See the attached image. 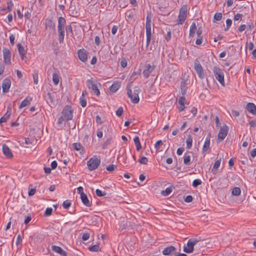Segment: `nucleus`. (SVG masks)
<instances>
[{"label": "nucleus", "mask_w": 256, "mask_h": 256, "mask_svg": "<svg viewBox=\"0 0 256 256\" xmlns=\"http://www.w3.org/2000/svg\"><path fill=\"white\" fill-rule=\"evenodd\" d=\"M80 198L82 203L86 206H90V204L86 194H82Z\"/></svg>", "instance_id": "obj_24"}, {"label": "nucleus", "mask_w": 256, "mask_h": 256, "mask_svg": "<svg viewBox=\"0 0 256 256\" xmlns=\"http://www.w3.org/2000/svg\"><path fill=\"white\" fill-rule=\"evenodd\" d=\"M32 98L30 96H27L20 104L19 106V108L21 109L24 107L26 106L30 105L31 101L32 100Z\"/></svg>", "instance_id": "obj_21"}, {"label": "nucleus", "mask_w": 256, "mask_h": 256, "mask_svg": "<svg viewBox=\"0 0 256 256\" xmlns=\"http://www.w3.org/2000/svg\"><path fill=\"white\" fill-rule=\"evenodd\" d=\"M116 166L114 164H112L106 166V169L108 171L112 172L116 168Z\"/></svg>", "instance_id": "obj_47"}, {"label": "nucleus", "mask_w": 256, "mask_h": 256, "mask_svg": "<svg viewBox=\"0 0 256 256\" xmlns=\"http://www.w3.org/2000/svg\"><path fill=\"white\" fill-rule=\"evenodd\" d=\"M207 150H208V136L206 137L205 142L202 148V153L204 154Z\"/></svg>", "instance_id": "obj_39"}, {"label": "nucleus", "mask_w": 256, "mask_h": 256, "mask_svg": "<svg viewBox=\"0 0 256 256\" xmlns=\"http://www.w3.org/2000/svg\"><path fill=\"white\" fill-rule=\"evenodd\" d=\"M192 136H188L186 140V147L188 148H190L192 146Z\"/></svg>", "instance_id": "obj_33"}, {"label": "nucleus", "mask_w": 256, "mask_h": 256, "mask_svg": "<svg viewBox=\"0 0 256 256\" xmlns=\"http://www.w3.org/2000/svg\"><path fill=\"white\" fill-rule=\"evenodd\" d=\"M198 242V240L196 238H190L187 242L186 246H184V251L188 254L194 251V245Z\"/></svg>", "instance_id": "obj_6"}, {"label": "nucleus", "mask_w": 256, "mask_h": 256, "mask_svg": "<svg viewBox=\"0 0 256 256\" xmlns=\"http://www.w3.org/2000/svg\"><path fill=\"white\" fill-rule=\"evenodd\" d=\"M154 66H152L150 64H146L144 66V69L143 70L142 74L144 76L147 78L150 76L152 72L154 70Z\"/></svg>", "instance_id": "obj_12"}, {"label": "nucleus", "mask_w": 256, "mask_h": 256, "mask_svg": "<svg viewBox=\"0 0 256 256\" xmlns=\"http://www.w3.org/2000/svg\"><path fill=\"white\" fill-rule=\"evenodd\" d=\"M138 162L142 164H146L148 162V158L145 156H142L138 160Z\"/></svg>", "instance_id": "obj_40"}, {"label": "nucleus", "mask_w": 256, "mask_h": 256, "mask_svg": "<svg viewBox=\"0 0 256 256\" xmlns=\"http://www.w3.org/2000/svg\"><path fill=\"white\" fill-rule=\"evenodd\" d=\"M250 156L252 158H254L256 156V148H254L250 152Z\"/></svg>", "instance_id": "obj_64"}, {"label": "nucleus", "mask_w": 256, "mask_h": 256, "mask_svg": "<svg viewBox=\"0 0 256 256\" xmlns=\"http://www.w3.org/2000/svg\"><path fill=\"white\" fill-rule=\"evenodd\" d=\"M212 70L216 78L222 86H224V74L222 70L218 67H214Z\"/></svg>", "instance_id": "obj_5"}, {"label": "nucleus", "mask_w": 256, "mask_h": 256, "mask_svg": "<svg viewBox=\"0 0 256 256\" xmlns=\"http://www.w3.org/2000/svg\"><path fill=\"white\" fill-rule=\"evenodd\" d=\"M36 192V190L35 188H31L29 192H28V196H32L34 194L35 192Z\"/></svg>", "instance_id": "obj_62"}, {"label": "nucleus", "mask_w": 256, "mask_h": 256, "mask_svg": "<svg viewBox=\"0 0 256 256\" xmlns=\"http://www.w3.org/2000/svg\"><path fill=\"white\" fill-rule=\"evenodd\" d=\"M246 24H241L239 26L238 30L239 32H242L246 30Z\"/></svg>", "instance_id": "obj_59"}, {"label": "nucleus", "mask_w": 256, "mask_h": 256, "mask_svg": "<svg viewBox=\"0 0 256 256\" xmlns=\"http://www.w3.org/2000/svg\"><path fill=\"white\" fill-rule=\"evenodd\" d=\"M66 30L68 32L70 33L71 36H74V34L72 31V28L71 25H68L66 28Z\"/></svg>", "instance_id": "obj_49"}, {"label": "nucleus", "mask_w": 256, "mask_h": 256, "mask_svg": "<svg viewBox=\"0 0 256 256\" xmlns=\"http://www.w3.org/2000/svg\"><path fill=\"white\" fill-rule=\"evenodd\" d=\"M172 191V187L167 188L164 190H162L161 192L162 195L166 196H168Z\"/></svg>", "instance_id": "obj_30"}, {"label": "nucleus", "mask_w": 256, "mask_h": 256, "mask_svg": "<svg viewBox=\"0 0 256 256\" xmlns=\"http://www.w3.org/2000/svg\"><path fill=\"white\" fill-rule=\"evenodd\" d=\"M77 190L78 193L80 194V196H82V194H85L84 192V188L82 186H79Z\"/></svg>", "instance_id": "obj_60"}, {"label": "nucleus", "mask_w": 256, "mask_h": 256, "mask_svg": "<svg viewBox=\"0 0 256 256\" xmlns=\"http://www.w3.org/2000/svg\"><path fill=\"white\" fill-rule=\"evenodd\" d=\"M132 86V84H130L126 87L128 96L131 100L132 103L138 104L140 101L138 94L140 92V88L138 86H135L132 93L131 90Z\"/></svg>", "instance_id": "obj_1"}, {"label": "nucleus", "mask_w": 256, "mask_h": 256, "mask_svg": "<svg viewBox=\"0 0 256 256\" xmlns=\"http://www.w3.org/2000/svg\"><path fill=\"white\" fill-rule=\"evenodd\" d=\"M246 110L250 113L256 114V106L254 103L248 102L246 104Z\"/></svg>", "instance_id": "obj_20"}, {"label": "nucleus", "mask_w": 256, "mask_h": 256, "mask_svg": "<svg viewBox=\"0 0 256 256\" xmlns=\"http://www.w3.org/2000/svg\"><path fill=\"white\" fill-rule=\"evenodd\" d=\"M243 15L241 14H236L234 16V20H238L240 19L242 17Z\"/></svg>", "instance_id": "obj_57"}, {"label": "nucleus", "mask_w": 256, "mask_h": 256, "mask_svg": "<svg viewBox=\"0 0 256 256\" xmlns=\"http://www.w3.org/2000/svg\"><path fill=\"white\" fill-rule=\"evenodd\" d=\"M134 141L136 146V150L139 151L142 148L139 137L138 136H136L134 138Z\"/></svg>", "instance_id": "obj_25"}, {"label": "nucleus", "mask_w": 256, "mask_h": 256, "mask_svg": "<svg viewBox=\"0 0 256 256\" xmlns=\"http://www.w3.org/2000/svg\"><path fill=\"white\" fill-rule=\"evenodd\" d=\"M192 196L190 195H188L184 198V201L186 202H190L192 200Z\"/></svg>", "instance_id": "obj_56"}, {"label": "nucleus", "mask_w": 256, "mask_h": 256, "mask_svg": "<svg viewBox=\"0 0 256 256\" xmlns=\"http://www.w3.org/2000/svg\"><path fill=\"white\" fill-rule=\"evenodd\" d=\"M120 66L122 68H124L127 66V60L124 58H122L120 61Z\"/></svg>", "instance_id": "obj_46"}, {"label": "nucleus", "mask_w": 256, "mask_h": 256, "mask_svg": "<svg viewBox=\"0 0 256 256\" xmlns=\"http://www.w3.org/2000/svg\"><path fill=\"white\" fill-rule=\"evenodd\" d=\"M8 6L6 7L7 10L8 12H10L12 10V8L14 6L13 3L11 0H8L7 2Z\"/></svg>", "instance_id": "obj_43"}, {"label": "nucleus", "mask_w": 256, "mask_h": 256, "mask_svg": "<svg viewBox=\"0 0 256 256\" xmlns=\"http://www.w3.org/2000/svg\"><path fill=\"white\" fill-rule=\"evenodd\" d=\"M162 144V142L161 140H159L156 142L154 144V148L156 150H158L160 146Z\"/></svg>", "instance_id": "obj_55"}, {"label": "nucleus", "mask_w": 256, "mask_h": 256, "mask_svg": "<svg viewBox=\"0 0 256 256\" xmlns=\"http://www.w3.org/2000/svg\"><path fill=\"white\" fill-rule=\"evenodd\" d=\"M11 85V81L10 79L5 78L2 84V92L4 93L8 92L9 91Z\"/></svg>", "instance_id": "obj_14"}, {"label": "nucleus", "mask_w": 256, "mask_h": 256, "mask_svg": "<svg viewBox=\"0 0 256 256\" xmlns=\"http://www.w3.org/2000/svg\"><path fill=\"white\" fill-rule=\"evenodd\" d=\"M38 73L36 72L33 74L34 82L36 84H38Z\"/></svg>", "instance_id": "obj_51"}, {"label": "nucleus", "mask_w": 256, "mask_h": 256, "mask_svg": "<svg viewBox=\"0 0 256 256\" xmlns=\"http://www.w3.org/2000/svg\"><path fill=\"white\" fill-rule=\"evenodd\" d=\"M88 249L92 252H98L99 250L100 246L98 244H95L90 247Z\"/></svg>", "instance_id": "obj_41"}, {"label": "nucleus", "mask_w": 256, "mask_h": 256, "mask_svg": "<svg viewBox=\"0 0 256 256\" xmlns=\"http://www.w3.org/2000/svg\"><path fill=\"white\" fill-rule=\"evenodd\" d=\"M176 248L172 246H170L164 249L162 252V254L164 256H170L172 255L173 252L176 250Z\"/></svg>", "instance_id": "obj_17"}, {"label": "nucleus", "mask_w": 256, "mask_h": 256, "mask_svg": "<svg viewBox=\"0 0 256 256\" xmlns=\"http://www.w3.org/2000/svg\"><path fill=\"white\" fill-rule=\"evenodd\" d=\"M100 159L96 156L90 158L87 162V166L90 170H96L100 164Z\"/></svg>", "instance_id": "obj_4"}, {"label": "nucleus", "mask_w": 256, "mask_h": 256, "mask_svg": "<svg viewBox=\"0 0 256 256\" xmlns=\"http://www.w3.org/2000/svg\"><path fill=\"white\" fill-rule=\"evenodd\" d=\"M228 132V128L226 124H224L220 130L218 134V140L222 141L227 136Z\"/></svg>", "instance_id": "obj_8"}, {"label": "nucleus", "mask_w": 256, "mask_h": 256, "mask_svg": "<svg viewBox=\"0 0 256 256\" xmlns=\"http://www.w3.org/2000/svg\"><path fill=\"white\" fill-rule=\"evenodd\" d=\"M78 54L79 59L82 62H86L87 60L88 54L84 48L79 50L78 51Z\"/></svg>", "instance_id": "obj_13"}, {"label": "nucleus", "mask_w": 256, "mask_h": 256, "mask_svg": "<svg viewBox=\"0 0 256 256\" xmlns=\"http://www.w3.org/2000/svg\"><path fill=\"white\" fill-rule=\"evenodd\" d=\"M222 14L221 12H216L215 14L214 20H213V22L215 23L216 21L220 20L222 18Z\"/></svg>", "instance_id": "obj_32"}, {"label": "nucleus", "mask_w": 256, "mask_h": 256, "mask_svg": "<svg viewBox=\"0 0 256 256\" xmlns=\"http://www.w3.org/2000/svg\"><path fill=\"white\" fill-rule=\"evenodd\" d=\"M181 92L182 95H184L186 92L187 88L184 85V82L181 84Z\"/></svg>", "instance_id": "obj_44"}, {"label": "nucleus", "mask_w": 256, "mask_h": 256, "mask_svg": "<svg viewBox=\"0 0 256 256\" xmlns=\"http://www.w3.org/2000/svg\"><path fill=\"white\" fill-rule=\"evenodd\" d=\"M90 238V234L88 233H84L82 236V240L84 241L87 240Z\"/></svg>", "instance_id": "obj_54"}, {"label": "nucleus", "mask_w": 256, "mask_h": 256, "mask_svg": "<svg viewBox=\"0 0 256 256\" xmlns=\"http://www.w3.org/2000/svg\"><path fill=\"white\" fill-rule=\"evenodd\" d=\"M151 23V17L149 15H148L146 18V35H152Z\"/></svg>", "instance_id": "obj_15"}, {"label": "nucleus", "mask_w": 256, "mask_h": 256, "mask_svg": "<svg viewBox=\"0 0 256 256\" xmlns=\"http://www.w3.org/2000/svg\"><path fill=\"white\" fill-rule=\"evenodd\" d=\"M240 189L238 187H234L232 192V194L234 196H238L240 194Z\"/></svg>", "instance_id": "obj_35"}, {"label": "nucleus", "mask_w": 256, "mask_h": 256, "mask_svg": "<svg viewBox=\"0 0 256 256\" xmlns=\"http://www.w3.org/2000/svg\"><path fill=\"white\" fill-rule=\"evenodd\" d=\"M80 103L81 106L83 108H84L86 106V101L85 97L80 96Z\"/></svg>", "instance_id": "obj_36"}, {"label": "nucleus", "mask_w": 256, "mask_h": 256, "mask_svg": "<svg viewBox=\"0 0 256 256\" xmlns=\"http://www.w3.org/2000/svg\"><path fill=\"white\" fill-rule=\"evenodd\" d=\"M112 140V138H108L104 143L103 146H102V148H106L110 144Z\"/></svg>", "instance_id": "obj_42"}, {"label": "nucleus", "mask_w": 256, "mask_h": 256, "mask_svg": "<svg viewBox=\"0 0 256 256\" xmlns=\"http://www.w3.org/2000/svg\"><path fill=\"white\" fill-rule=\"evenodd\" d=\"M62 114L66 120H71L73 118V110L70 106L67 105L64 107Z\"/></svg>", "instance_id": "obj_7"}, {"label": "nucleus", "mask_w": 256, "mask_h": 256, "mask_svg": "<svg viewBox=\"0 0 256 256\" xmlns=\"http://www.w3.org/2000/svg\"><path fill=\"white\" fill-rule=\"evenodd\" d=\"M187 6L186 5H183L180 8L179 11V14L178 18L177 20L178 24H182L184 22L187 14Z\"/></svg>", "instance_id": "obj_3"}, {"label": "nucleus", "mask_w": 256, "mask_h": 256, "mask_svg": "<svg viewBox=\"0 0 256 256\" xmlns=\"http://www.w3.org/2000/svg\"><path fill=\"white\" fill-rule=\"evenodd\" d=\"M4 62L6 64H11V52L8 48H4L2 50Z\"/></svg>", "instance_id": "obj_10"}, {"label": "nucleus", "mask_w": 256, "mask_h": 256, "mask_svg": "<svg viewBox=\"0 0 256 256\" xmlns=\"http://www.w3.org/2000/svg\"><path fill=\"white\" fill-rule=\"evenodd\" d=\"M123 112V108L122 107L119 108L116 111V114L118 116H120L122 115Z\"/></svg>", "instance_id": "obj_53"}, {"label": "nucleus", "mask_w": 256, "mask_h": 256, "mask_svg": "<svg viewBox=\"0 0 256 256\" xmlns=\"http://www.w3.org/2000/svg\"><path fill=\"white\" fill-rule=\"evenodd\" d=\"M196 30V23L194 22H193L190 27V34H189L190 36L192 37L194 36Z\"/></svg>", "instance_id": "obj_26"}, {"label": "nucleus", "mask_w": 256, "mask_h": 256, "mask_svg": "<svg viewBox=\"0 0 256 256\" xmlns=\"http://www.w3.org/2000/svg\"><path fill=\"white\" fill-rule=\"evenodd\" d=\"M120 88V84L118 83H114L110 87V90L112 92H116Z\"/></svg>", "instance_id": "obj_31"}, {"label": "nucleus", "mask_w": 256, "mask_h": 256, "mask_svg": "<svg viewBox=\"0 0 256 256\" xmlns=\"http://www.w3.org/2000/svg\"><path fill=\"white\" fill-rule=\"evenodd\" d=\"M221 162V160H217L214 164L212 168V172L216 174L218 172V168L220 167Z\"/></svg>", "instance_id": "obj_22"}, {"label": "nucleus", "mask_w": 256, "mask_h": 256, "mask_svg": "<svg viewBox=\"0 0 256 256\" xmlns=\"http://www.w3.org/2000/svg\"><path fill=\"white\" fill-rule=\"evenodd\" d=\"M232 24V20L230 19H227L226 20V28H224V31H227L229 30Z\"/></svg>", "instance_id": "obj_37"}, {"label": "nucleus", "mask_w": 256, "mask_h": 256, "mask_svg": "<svg viewBox=\"0 0 256 256\" xmlns=\"http://www.w3.org/2000/svg\"><path fill=\"white\" fill-rule=\"evenodd\" d=\"M10 112L8 110L4 115L0 118V124L6 122L10 118Z\"/></svg>", "instance_id": "obj_28"}, {"label": "nucleus", "mask_w": 256, "mask_h": 256, "mask_svg": "<svg viewBox=\"0 0 256 256\" xmlns=\"http://www.w3.org/2000/svg\"><path fill=\"white\" fill-rule=\"evenodd\" d=\"M202 183V181L199 179H196L192 182V186L194 188L197 187L200 185Z\"/></svg>", "instance_id": "obj_45"}, {"label": "nucleus", "mask_w": 256, "mask_h": 256, "mask_svg": "<svg viewBox=\"0 0 256 256\" xmlns=\"http://www.w3.org/2000/svg\"><path fill=\"white\" fill-rule=\"evenodd\" d=\"M58 164L56 160L52 162L51 163V168L52 170L55 169L57 166Z\"/></svg>", "instance_id": "obj_63"}, {"label": "nucleus", "mask_w": 256, "mask_h": 256, "mask_svg": "<svg viewBox=\"0 0 256 256\" xmlns=\"http://www.w3.org/2000/svg\"><path fill=\"white\" fill-rule=\"evenodd\" d=\"M52 208H48L44 212V214L46 216H49L52 214Z\"/></svg>", "instance_id": "obj_50"}, {"label": "nucleus", "mask_w": 256, "mask_h": 256, "mask_svg": "<svg viewBox=\"0 0 256 256\" xmlns=\"http://www.w3.org/2000/svg\"><path fill=\"white\" fill-rule=\"evenodd\" d=\"M18 51L22 60L24 59V56L26 54V51L24 47L22 46L20 44H18L17 45Z\"/></svg>", "instance_id": "obj_23"}, {"label": "nucleus", "mask_w": 256, "mask_h": 256, "mask_svg": "<svg viewBox=\"0 0 256 256\" xmlns=\"http://www.w3.org/2000/svg\"><path fill=\"white\" fill-rule=\"evenodd\" d=\"M45 98L48 103L50 102L52 104L54 102V96L52 94L48 92Z\"/></svg>", "instance_id": "obj_29"}, {"label": "nucleus", "mask_w": 256, "mask_h": 256, "mask_svg": "<svg viewBox=\"0 0 256 256\" xmlns=\"http://www.w3.org/2000/svg\"><path fill=\"white\" fill-rule=\"evenodd\" d=\"M96 194L97 196H102L106 194V192H102V190H100L99 189H96Z\"/></svg>", "instance_id": "obj_48"}, {"label": "nucleus", "mask_w": 256, "mask_h": 256, "mask_svg": "<svg viewBox=\"0 0 256 256\" xmlns=\"http://www.w3.org/2000/svg\"><path fill=\"white\" fill-rule=\"evenodd\" d=\"M71 206V202L68 200H66L64 201L62 203V206L65 209L68 208Z\"/></svg>", "instance_id": "obj_38"}, {"label": "nucleus", "mask_w": 256, "mask_h": 256, "mask_svg": "<svg viewBox=\"0 0 256 256\" xmlns=\"http://www.w3.org/2000/svg\"><path fill=\"white\" fill-rule=\"evenodd\" d=\"M2 152L8 158H12L13 157L12 150L6 144L2 145Z\"/></svg>", "instance_id": "obj_16"}, {"label": "nucleus", "mask_w": 256, "mask_h": 256, "mask_svg": "<svg viewBox=\"0 0 256 256\" xmlns=\"http://www.w3.org/2000/svg\"><path fill=\"white\" fill-rule=\"evenodd\" d=\"M194 70L200 78H204V74L202 65L200 62L196 60L194 63Z\"/></svg>", "instance_id": "obj_11"}, {"label": "nucleus", "mask_w": 256, "mask_h": 256, "mask_svg": "<svg viewBox=\"0 0 256 256\" xmlns=\"http://www.w3.org/2000/svg\"><path fill=\"white\" fill-rule=\"evenodd\" d=\"M52 81L54 85H58L59 82V76L56 73L52 74Z\"/></svg>", "instance_id": "obj_34"}, {"label": "nucleus", "mask_w": 256, "mask_h": 256, "mask_svg": "<svg viewBox=\"0 0 256 256\" xmlns=\"http://www.w3.org/2000/svg\"><path fill=\"white\" fill-rule=\"evenodd\" d=\"M191 156L188 153H185L184 156V162L186 165H190Z\"/></svg>", "instance_id": "obj_27"}, {"label": "nucleus", "mask_w": 256, "mask_h": 256, "mask_svg": "<svg viewBox=\"0 0 256 256\" xmlns=\"http://www.w3.org/2000/svg\"><path fill=\"white\" fill-rule=\"evenodd\" d=\"M52 250L62 256H66L67 252L63 250L60 246L53 245L52 246Z\"/></svg>", "instance_id": "obj_18"}, {"label": "nucleus", "mask_w": 256, "mask_h": 256, "mask_svg": "<svg viewBox=\"0 0 256 256\" xmlns=\"http://www.w3.org/2000/svg\"><path fill=\"white\" fill-rule=\"evenodd\" d=\"M184 150V148H179L177 150L176 153L179 156L182 155Z\"/></svg>", "instance_id": "obj_61"}, {"label": "nucleus", "mask_w": 256, "mask_h": 256, "mask_svg": "<svg viewBox=\"0 0 256 256\" xmlns=\"http://www.w3.org/2000/svg\"><path fill=\"white\" fill-rule=\"evenodd\" d=\"M72 146H73L74 148L76 150H80L81 146H82L81 144H78V143H74L72 144Z\"/></svg>", "instance_id": "obj_52"}, {"label": "nucleus", "mask_w": 256, "mask_h": 256, "mask_svg": "<svg viewBox=\"0 0 256 256\" xmlns=\"http://www.w3.org/2000/svg\"><path fill=\"white\" fill-rule=\"evenodd\" d=\"M15 36L13 34H11L10 36V42L12 45H14V42Z\"/></svg>", "instance_id": "obj_58"}, {"label": "nucleus", "mask_w": 256, "mask_h": 256, "mask_svg": "<svg viewBox=\"0 0 256 256\" xmlns=\"http://www.w3.org/2000/svg\"><path fill=\"white\" fill-rule=\"evenodd\" d=\"M93 78H91L90 79H89L87 80L86 84L87 86L89 88L92 89V90L93 91L94 93L96 96H99L100 94V92L96 86L94 82L92 80Z\"/></svg>", "instance_id": "obj_9"}, {"label": "nucleus", "mask_w": 256, "mask_h": 256, "mask_svg": "<svg viewBox=\"0 0 256 256\" xmlns=\"http://www.w3.org/2000/svg\"><path fill=\"white\" fill-rule=\"evenodd\" d=\"M186 102V100L184 96H180L178 100V103L180 105L178 106V110L180 112H182L184 110L185 106L184 104Z\"/></svg>", "instance_id": "obj_19"}, {"label": "nucleus", "mask_w": 256, "mask_h": 256, "mask_svg": "<svg viewBox=\"0 0 256 256\" xmlns=\"http://www.w3.org/2000/svg\"><path fill=\"white\" fill-rule=\"evenodd\" d=\"M66 20L64 18L60 16L58 19V40L60 43H62L64 38V26Z\"/></svg>", "instance_id": "obj_2"}]
</instances>
